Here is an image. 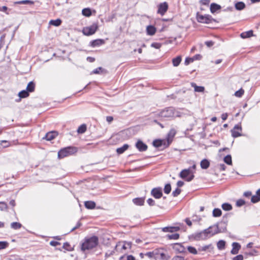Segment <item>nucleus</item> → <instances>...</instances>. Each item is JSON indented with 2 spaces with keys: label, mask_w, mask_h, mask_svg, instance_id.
Listing matches in <instances>:
<instances>
[{
  "label": "nucleus",
  "mask_w": 260,
  "mask_h": 260,
  "mask_svg": "<svg viewBox=\"0 0 260 260\" xmlns=\"http://www.w3.org/2000/svg\"><path fill=\"white\" fill-rule=\"evenodd\" d=\"M161 120H168L179 117V112L176 111L174 108L170 107L166 108L161 111L157 112L156 114Z\"/></svg>",
  "instance_id": "nucleus-1"
},
{
  "label": "nucleus",
  "mask_w": 260,
  "mask_h": 260,
  "mask_svg": "<svg viewBox=\"0 0 260 260\" xmlns=\"http://www.w3.org/2000/svg\"><path fill=\"white\" fill-rule=\"evenodd\" d=\"M99 244V238L93 236L90 237H86L81 244V249L83 251L88 250L95 247Z\"/></svg>",
  "instance_id": "nucleus-2"
},
{
  "label": "nucleus",
  "mask_w": 260,
  "mask_h": 260,
  "mask_svg": "<svg viewBox=\"0 0 260 260\" xmlns=\"http://www.w3.org/2000/svg\"><path fill=\"white\" fill-rule=\"evenodd\" d=\"M196 165H193L189 167L188 169L182 170L179 173V176L185 180L186 181L190 182L192 181L194 177V173H196Z\"/></svg>",
  "instance_id": "nucleus-3"
},
{
  "label": "nucleus",
  "mask_w": 260,
  "mask_h": 260,
  "mask_svg": "<svg viewBox=\"0 0 260 260\" xmlns=\"http://www.w3.org/2000/svg\"><path fill=\"white\" fill-rule=\"evenodd\" d=\"M204 230L207 238H209L215 234L225 232L226 230V225L225 223H223V225L220 228L219 226V224L216 223V224L210 226Z\"/></svg>",
  "instance_id": "nucleus-4"
},
{
  "label": "nucleus",
  "mask_w": 260,
  "mask_h": 260,
  "mask_svg": "<svg viewBox=\"0 0 260 260\" xmlns=\"http://www.w3.org/2000/svg\"><path fill=\"white\" fill-rule=\"evenodd\" d=\"M77 151V149L75 147L69 146L61 149L58 152V157L63 158L65 157L74 154Z\"/></svg>",
  "instance_id": "nucleus-5"
},
{
  "label": "nucleus",
  "mask_w": 260,
  "mask_h": 260,
  "mask_svg": "<svg viewBox=\"0 0 260 260\" xmlns=\"http://www.w3.org/2000/svg\"><path fill=\"white\" fill-rule=\"evenodd\" d=\"M98 28V24L94 23L90 26L84 27L82 32L85 36H90L94 34L97 30Z\"/></svg>",
  "instance_id": "nucleus-6"
},
{
  "label": "nucleus",
  "mask_w": 260,
  "mask_h": 260,
  "mask_svg": "<svg viewBox=\"0 0 260 260\" xmlns=\"http://www.w3.org/2000/svg\"><path fill=\"white\" fill-rule=\"evenodd\" d=\"M197 19L200 23L209 24L214 21V19L210 15H200L198 13L197 15Z\"/></svg>",
  "instance_id": "nucleus-7"
},
{
  "label": "nucleus",
  "mask_w": 260,
  "mask_h": 260,
  "mask_svg": "<svg viewBox=\"0 0 260 260\" xmlns=\"http://www.w3.org/2000/svg\"><path fill=\"white\" fill-rule=\"evenodd\" d=\"M213 246L212 244L200 246L198 248L199 254H204L210 252L213 250Z\"/></svg>",
  "instance_id": "nucleus-8"
},
{
  "label": "nucleus",
  "mask_w": 260,
  "mask_h": 260,
  "mask_svg": "<svg viewBox=\"0 0 260 260\" xmlns=\"http://www.w3.org/2000/svg\"><path fill=\"white\" fill-rule=\"evenodd\" d=\"M173 250L177 253H183L186 252V247L183 245L182 243H176L171 245Z\"/></svg>",
  "instance_id": "nucleus-9"
},
{
  "label": "nucleus",
  "mask_w": 260,
  "mask_h": 260,
  "mask_svg": "<svg viewBox=\"0 0 260 260\" xmlns=\"http://www.w3.org/2000/svg\"><path fill=\"white\" fill-rule=\"evenodd\" d=\"M242 128L241 123L235 125L234 128L231 131L232 137L237 138L242 136Z\"/></svg>",
  "instance_id": "nucleus-10"
},
{
  "label": "nucleus",
  "mask_w": 260,
  "mask_h": 260,
  "mask_svg": "<svg viewBox=\"0 0 260 260\" xmlns=\"http://www.w3.org/2000/svg\"><path fill=\"white\" fill-rule=\"evenodd\" d=\"M153 145L156 148L162 147V149H163L168 147L169 145V143L165 140H155L153 142Z\"/></svg>",
  "instance_id": "nucleus-11"
},
{
  "label": "nucleus",
  "mask_w": 260,
  "mask_h": 260,
  "mask_svg": "<svg viewBox=\"0 0 260 260\" xmlns=\"http://www.w3.org/2000/svg\"><path fill=\"white\" fill-rule=\"evenodd\" d=\"M151 195L155 199H160L162 196V189L160 187L154 188L151 191Z\"/></svg>",
  "instance_id": "nucleus-12"
},
{
  "label": "nucleus",
  "mask_w": 260,
  "mask_h": 260,
  "mask_svg": "<svg viewBox=\"0 0 260 260\" xmlns=\"http://www.w3.org/2000/svg\"><path fill=\"white\" fill-rule=\"evenodd\" d=\"M168 9V5L166 2L161 3L159 5L157 13L160 14L161 16L164 15Z\"/></svg>",
  "instance_id": "nucleus-13"
},
{
  "label": "nucleus",
  "mask_w": 260,
  "mask_h": 260,
  "mask_svg": "<svg viewBox=\"0 0 260 260\" xmlns=\"http://www.w3.org/2000/svg\"><path fill=\"white\" fill-rule=\"evenodd\" d=\"M194 238L196 240H204L208 239L205 230L195 233L194 235Z\"/></svg>",
  "instance_id": "nucleus-14"
},
{
  "label": "nucleus",
  "mask_w": 260,
  "mask_h": 260,
  "mask_svg": "<svg viewBox=\"0 0 260 260\" xmlns=\"http://www.w3.org/2000/svg\"><path fill=\"white\" fill-rule=\"evenodd\" d=\"M119 246H121V248L123 250L131 249L132 247V242L127 241L119 242L115 246V249H116Z\"/></svg>",
  "instance_id": "nucleus-15"
},
{
  "label": "nucleus",
  "mask_w": 260,
  "mask_h": 260,
  "mask_svg": "<svg viewBox=\"0 0 260 260\" xmlns=\"http://www.w3.org/2000/svg\"><path fill=\"white\" fill-rule=\"evenodd\" d=\"M136 147L139 151H145L147 149V146L141 140H139L136 143Z\"/></svg>",
  "instance_id": "nucleus-16"
},
{
  "label": "nucleus",
  "mask_w": 260,
  "mask_h": 260,
  "mask_svg": "<svg viewBox=\"0 0 260 260\" xmlns=\"http://www.w3.org/2000/svg\"><path fill=\"white\" fill-rule=\"evenodd\" d=\"M241 248V245L239 243L233 242L232 244V249L231 253L232 254H237L238 253L239 250Z\"/></svg>",
  "instance_id": "nucleus-17"
},
{
  "label": "nucleus",
  "mask_w": 260,
  "mask_h": 260,
  "mask_svg": "<svg viewBox=\"0 0 260 260\" xmlns=\"http://www.w3.org/2000/svg\"><path fill=\"white\" fill-rule=\"evenodd\" d=\"M180 230V227L178 226H166L162 228V231L164 232H170L174 233Z\"/></svg>",
  "instance_id": "nucleus-18"
},
{
  "label": "nucleus",
  "mask_w": 260,
  "mask_h": 260,
  "mask_svg": "<svg viewBox=\"0 0 260 260\" xmlns=\"http://www.w3.org/2000/svg\"><path fill=\"white\" fill-rule=\"evenodd\" d=\"M105 44V41L103 39H96L90 42V46L92 47L100 46Z\"/></svg>",
  "instance_id": "nucleus-19"
},
{
  "label": "nucleus",
  "mask_w": 260,
  "mask_h": 260,
  "mask_svg": "<svg viewBox=\"0 0 260 260\" xmlns=\"http://www.w3.org/2000/svg\"><path fill=\"white\" fill-rule=\"evenodd\" d=\"M57 135L56 132H50L47 133L43 139H46L47 141H51L54 139Z\"/></svg>",
  "instance_id": "nucleus-20"
},
{
  "label": "nucleus",
  "mask_w": 260,
  "mask_h": 260,
  "mask_svg": "<svg viewBox=\"0 0 260 260\" xmlns=\"http://www.w3.org/2000/svg\"><path fill=\"white\" fill-rule=\"evenodd\" d=\"M156 28L153 25H148L146 27V32L148 35L153 36L156 32Z\"/></svg>",
  "instance_id": "nucleus-21"
},
{
  "label": "nucleus",
  "mask_w": 260,
  "mask_h": 260,
  "mask_svg": "<svg viewBox=\"0 0 260 260\" xmlns=\"http://www.w3.org/2000/svg\"><path fill=\"white\" fill-rule=\"evenodd\" d=\"M190 85L191 87L194 88V90L195 92H203L205 90V88L204 86H198L195 83L191 82Z\"/></svg>",
  "instance_id": "nucleus-22"
},
{
  "label": "nucleus",
  "mask_w": 260,
  "mask_h": 260,
  "mask_svg": "<svg viewBox=\"0 0 260 260\" xmlns=\"http://www.w3.org/2000/svg\"><path fill=\"white\" fill-rule=\"evenodd\" d=\"M84 205L88 209H93L95 207V203L91 201H85Z\"/></svg>",
  "instance_id": "nucleus-23"
},
{
  "label": "nucleus",
  "mask_w": 260,
  "mask_h": 260,
  "mask_svg": "<svg viewBox=\"0 0 260 260\" xmlns=\"http://www.w3.org/2000/svg\"><path fill=\"white\" fill-rule=\"evenodd\" d=\"M221 9V6L215 3H212L210 5V11L212 13L216 12Z\"/></svg>",
  "instance_id": "nucleus-24"
},
{
  "label": "nucleus",
  "mask_w": 260,
  "mask_h": 260,
  "mask_svg": "<svg viewBox=\"0 0 260 260\" xmlns=\"http://www.w3.org/2000/svg\"><path fill=\"white\" fill-rule=\"evenodd\" d=\"M253 31L252 30L243 32L240 34V37L243 39L250 38L253 36Z\"/></svg>",
  "instance_id": "nucleus-25"
},
{
  "label": "nucleus",
  "mask_w": 260,
  "mask_h": 260,
  "mask_svg": "<svg viewBox=\"0 0 260 260\" xmlns=\"http://www.w3.org/2000/svg\"><path fill=\"white\" fill-rule=\"evenodd\" d=\"M186 252L188 251L189 253L192 254L194 255L199 254L198 252V249H196L195 247L191 246H188L186 247Z\"/></svg>",
  "instance_id": "nucleus-26"
},
{
  "label": "nucleus",
  "mask_w": 260,
  "mask_h": 260,
  "mask_svg": "<svg viewBox=\"0 0 260 260\" xmlns=\"http://www.w3.org/2000/svg\"><path fill=\"white\" fill-rule=\"evenodd\" d=\"M200 165L202 169H207L210 166V162L207 159H204L201 161Z\"/></svg>",
  "instance_id": "nucleus-27"
},
{
  "label": "nucleus",
  "mask_w": 260,
  "mask_h": 260,
  "mask_svg": "<svg viewBox=\"0 0 260 260\" xmlns=\"http://www.w3.org/2000/svg\"><path fill=\"white\" fill-rule=\"evenodd\" d=\"M133 202L136 205L142 206L144 203V200L142 198H137L134 199Z\"/></svg>",
  "instance_id": "nucleus-28"
},
{
  "label": "nucleus",
  "mask_w": 260,
  "mask_h": 260,
  "mask_svg": "<svg viewBox=\"0 0 260 260\" xmlns=\"http://www.w3.org/2000/svg\"><path fill=\"white\" fill-rule=\"evenodd\" d=\"M34 2L30 0H22L14 2L15 5H33Z\"/></svg>",
  "instance_id": "nucleus-29"
},
{
  "label": "nucleus",
  "mask_w": 260,
  "mask_h": 260,
  "mask_svg": "<svg viewBox=\"0 0 260 260\" xmlns=\"http://www.w3.org/2000/svg\"><path fill=\"white\" fill-rule=\"evenodd\" d=\"M128 144H124L122 147L118 148L116 149V152L119 154H122L128 149Z\"/></svg>",
  "instance_id": "nucleus-30"
},
{
  "label": "nucleus",
  "mask_w": 260,
  "mask_h": 260,
  "mask_svg": "<svg viewBox=\"0 0 260 260\" xmlns=\"http://www.w3.org/2000/svg\"><path fill=\"white\" fill-rule=\"evenodd\" d=\"M35 88V84L34 82H29L26 87V90L28 92H32L34 91Z\"/></svg>",
  "instance_id": "nucleus-31"
},
{
  "label": "nucleus",
  "mask_w": 260,
  "mask_h": 260,
  "mask_svg": "<svg viewBox=\"0 0 260 260\" xmlns=\"http://www.w3.org/2000/svg\"><path fill=\"white\" fill-rule=\"evenodd\" d=\"M181 61V57L178 56L172 59V63L174 67H177L179 65Z\"/></svg>",
  "instance_id": "nucleus-32"
},
{
  "label": "nucleus",
  "mask_w": 260,
  "mask_h": 260,
  "mask_svg": "<svg viewBox=\"0 0 260 260\" xmlns=\"http://www.w3.org/2000/svg\"><path fill=\"white\" fill-rule=\"evenodd\" d=\"M222 211L219 208H215L213 210L212 215L214 217H218L221 215Z\"/></svg>",
  "instance_id": "nucleus-33"
},
{
  "label": "nucleus",
  "mask_w": 260,
  "mask_h": 260,
  "mask_svg": "<svg viewBox=\"0 0 260 260\" xmlns=\"http://www.w3.org/2000/svg\"><path fill=\"white\" fill-rule=\"evenodd\" d=\"M222 209L224 211H230L232 209V206L231 204L225 203L221 205Z\"/></svg>",
  "instance_id": "nucleus-34"
},
{
  "label": "nucleus",
  "mask_w": 260,
  "mask_h": 260,
  "mask_svg": "<svg viewBox=\"0 0 260 260\" xmlns=\"http://www.w3.org/2000/svg\"><path fill=\"white\" fill-rule=\"evenodd\" d=\"M22 226V224L17 222H13L11 223V228L14 230H18Z\"/></svg>",
  "instance_id": "nucleus-35"
},
{
  "label": "nucleus",
  "mask_w": 260,
  "mask_h": 260,
  "mask_svg": "<svg viewBox=\"0 0 260 260\" xmlns=\"http://www.w3.org/2000/svg\"><path fill=\"white\" fill-rule=\"evenodd\" d=\"M83 15L86 17H89L91 15V11L89 8H84L82 11Z\"/></svg>",
  "instance_id": "nucleus-36"
},
{
  "label": "nucleus",
  "mask_w": 260,
  "mask_h": 260,
  "mask_svg": "<svg viewBox=\"0 0 260 260\" xmlns=\"http://www.w3.org/2000/svg\"><path fill=\"white\" fill-rule=\"evenodd\" d=\"M61 21L60 19H57L56 20H51L49 21V24L55 26H58L61 24Z\"/></svg>",
  "instance_id": "nucleus-37"
},
{
  "label": "nucleus",
  "mask_w": 260,
  "mask_h": 260,
  "mask_svg": "<svg viewBox=\"0 0 260 260\" xmlns=\"http://www.w3.org/2000/svg\"><path fill=\"white\" fill-rule=\"evenodd\" d=\"M166 238L169 240H177L179 238V234L177 233L167 235Z\"/></svg>",
  "instance_id": "nucleus-38"
},
{
  "label": "nucleus",
  "mask_w": 260,
  "mask_h": 260,
  "mask_svg": "<svg viewBox=\"0 0 260 260\" xmlns=\"http://www.w3.org/2000/svg\"><path fill=\"white\" fill-rule=\"evenodd\" d=\"M245 7V5L243 2H238L235 4V8L237 10H242Z\"/></svg>",
  "instance_id": "nucleus-39"
},
{
  "label": "nucleus",
  "mask_w": 260,
  "mask_h": 260,
  "mask_svg": "<svg viewBox=\"0 0 260 260\" xmlns=\"http://www.w3.org/2000/svg\"><path fill=\"white\" fill-rule=\"evenodd\" d=\"M225 242L223 240H219L217 243V246L218 249L222 250L225 247Z\"/></svg>",
  "instance_id": "nucleus-40"
},
{
  "label": "nucleus",
  "mask_w": 260,
  "mask_h": 260,
  "mask_svg": "<svg viewBox=\"0 0 260 260\" xmlns=\"http://www.w3.org/2000/svg\"><path fill=\"white\" fill-rule=\"evenodd\" d=\"M119 260H136V258L132 255H122L120 257Z\"/></svg>",
  "instance_id": "nucleus-41"
},
{
  "label": "nucleus",
  "mask_w": 260,
  "mask_h": 260,
  "mask_svg": "<svg viewBox=\"0 0 260 260\" xmlns=\"http://www.w3.org/2000/svg\"><path fill=\"white\" fill-rule=\"evenodd\" d=\"M86 131V126L85 124H83L81 125L77 129V132L79 134H83Z\"/></svg>",
  "instance_id": "nucleus-42"
},
{
  "label": "nucleus",
  "mask_w": 260,
  "mask_h": 260,
  "mask_svg": "<svg viewBox=\"0 0 260 260\" xmlns=\"http://www.w3.org/2000/svg\"><path fill=\"white\" fill-rule=\"evenodd\" d=\"M18 94L20 98H25L29 95L28 92L25 90L21 91Z\"/></svg>",
  "instance_id": "nucleus-43"
},
{
  "label": "nucleus",
  "mask_w": 260,
  "mask_h": 260,
  "mask_svg": "<svg viewBox=\"0 0 260 260\" xmlns=\"http://www.w3.org/2000/svg\"><path fill=\"white\" fill-rule=\"evenodd\" d=\"M224 161L228 165H231L232 164V157L231 155H227L224 158Z\"/></svg>",
  "instance_id": "nucleus-44"
},
{
  "label": "nucleus",
  "mask_w": 260,
  "mask_h": 260,
  "mask_svg": "<svg viewBox=\"0 0 260 260\" xmlns=\"http://www.w3.org/2000/svg\"><path fill=\"white\" fill-rule=\"evenodd\" d=\"M8 209V205L5 202H0V210L1 211H6Z\"/></svg>",
  "instance_id": "nucleus-45"
},
{
  "label": "nucleus",
  "mask_w": 260,
  "mask_h": 260,
  "mask_svg": "<svg viewBox=\"0 0 260 260\" xmlns=\"http://www.w3.org/2000/svg\"><path fill=\"white\" fill-rule=\"evenodd\" d=\"M171 191V186L170 183L167 184L165 186L164 192L166 194H169Z\"/></svg>",
  "instance_id": "nucleus-46"
},
{
  "label": "nucleus",
  "mask_w": 260,
  "mask_h": 260,
  "mask_svg": "<svg viewBox=\"0 0 260 260\" xmlns=\"http://www.w3.org/2000/svg\"><path fill=\"white\" fill-rule=\"evenodd\" d=\"M260 201V198L257 194L254 195L251 197V201L253 203H257Z\"/></svg>",
  "instance_id": "nucleus-47"
},
{
  "label": "nucleus",
  "mask_w": 260,
  "mask_h": 260,
  "mask_svg": "<svg viewBox=\"0 0 260 260\" xmlns=\"http://www.w3.org/2000/svg\"><path fill=\"white\" fill-rule=\"evenodd\" d=\"M9 245V244L6 241H1L0 242V250L4 249L7 248Z\"/></svg>",
  "instance_id": "nucleus-48"
},
{
  "label": "nucleus",
  "mask_w": 260,
  "mask_h": 260,
  "mask_svg": "<svg viewBox=\"0 0 260 260\" xmlns=\"http://www.w3.org/2000/svg\"><path fill=\"white\" fill-rule=\"evenodd\" d=\"M244 91L242 89H240L239 90L237 91L235 93V96L237 97H241L242 95L244 94Z\"/></svg>",
  "instance_id": "nucleus-49"
},
{
  "label": "nucleus",
  "mask_w": 260,
  "mask_h": 260,
  "mask_svg": "<svg viewBox=\"0 0 260 260\" xmlns=\"http://www.w3.org/2000/svg\"><path fill=\"white\" fill-rule=\"evenodd\" d=\"M181 189L177 188L175 190L172 192V196L174 197H177L181 193Z\"/></svg>",
  "instance_id": "nucleus-50"
},
{
  "label": "nucleus",
  "mask_w": 260,
  "mask_h": 260,
  "mask_svg": "<svg viewBox=\"0 0 260 260\" xmlns=\"http://www.w3.org/2000/svg\"><path fill=\"white\" fill-rule=\"evenodd\" d=\"M245 204V202L243 200H242V199L238 200L236 202V205L238 207H241V206L244 205Z\"/></svg>",
  "instance_id": "nucleus-51"
},
{
  "label": "nucleus",
  "mask_w": 260,
  "mask_h": 260,
  "mask_svg": "<svg viewBox=\"0 0 260 260\" xmlns=\"http://www.w3.org/2000/svg\"><path fill=\"white\" fill-rule=\"evenodd\" d=\"M161 44L159 43H157V42H154V43H152L151 44V46L153 48H154L155 49H159L161 47Z\"/></svg>",
  "instance_id": "nucleus-52"
},
{
  "label": "nucleus",
  "mask_w": 260,
  "mask_h": 260,
  "mask_svg": "<svg viewBox=\"0 0 260 260\" xmlns=\"http://www.w3.org/2000/svg\"><path fill=\"white\" fill-rule=\"evenodd\" d=\"M114 253H115L114 250L108 251L105 253V256L106 258H107L110 257V256L113 255Z\"/></svg>",
  "instance_id": "nucleus-53"
},
{
  "label": "nucleus",
  "mask_w": 260,
  "mask_h": 260,
  "mask_svg": "<svg viewBox=\"0 0 260 260\" xmlns=\"http://www.w3.org/2000/svg\"><path fill=\"white\" fill-rule=\"evenodd\" d=\"M155 252L150 251L146 253L145 255L147 256L148 257L152 258L155 257Z\"/></svg>",
  "instance_id": "nucleus-54"
},
{
  "label": "nucleus",
  "mask_w": 260,
  "mask_h": 260,
  "mask_svg": "<svg viewBox=\"0 0 260 260\" xmlns=\"http://www.w3.org/2000/svg\"><path fill=\"white\" fill-rule=\"evenodd\" d=\"M8 8L4 6L3 7H0V11L4 12L6 14L9 15V13L7 12Z\"/></svg>",
  "instance_id": "nucleus-55"
},
{
  "label": "nucleus",
  "mask_w": 260,
  "mask_h": 260,
  "mask_svg": "<svg viewBox=\"0 0 260 260\" xmlns=\"http://www.w3.org/2000/svg\"><path fill=\"white\" fill-rule=\"evenodd\" d=\"M194 59L192 58H186L184 61V64L187 66L189 63L192 62L193 61Z\"/></svg>",
  "instance_id": "nucleus-56"
},
{
  "label": "nucleus",
  "mask_w": 260,
  "mask_h": 260,
  "mask_svg": "<svg viewBox=\"0 0 260 260\" xmlns=\"http://www.w3.org/2000/svg\"><path fill=\"white\" fill-rule=\"evenodd\" d=\"M147 202L150 206H154L155 205V201L151 198L148 199Z\"/></svg>",
  "instance_id": "nucleus-57"
},
{
  "label": "nucleus",
  "mask_w": 260,
  "mask_h": 260,
  "mask_svg": "<svg viewBox=\"0 0 260 260\" xmlns=\"http://www.w3.org/2000/svg\"><path fill=\"white\" fill-rule=\"evenodd\" d=\"M233 260H243V256L242 254L238 255L234 257Z\"/></svg>",
  "instance_id": "nucleus-58"
},
{
  "label": "nucleus",
  "mask_w": 260,
  "mask_h": 260,
  "mask_svg": "<svg viewBox=\"0 0 260 260\" xmlns=\"http://www.w3.org/2000/svg\"><path fill=\"white\" fill-rule=\"evenodd\" d=\"M102 67H99L96 69H95L94 70H93L92 72V74H99L100 73V71H101L102 70Z\"/></svg>",
  "instance_id": "nucleus-59"
},
{
  "label": "nucleus",
  "mask_w": 260,
  "mask_h": 260,
  "mask_svg": "<svg viewBox=\"0 0 260 260\" xmlns=\"http://www.w3.org/2000/svg\"><path fill=\"white\" fill-rule=\"evenodd\" d=\"M50 244L52 246H56L57 245H60V243L57 241H51L50 242Z\"/></svg>",
  "instance_id": "nucleus-60"
},
{
  "label": "nucleus",
  "mask_w": 260,
  "mask_h": 260,
  "mask_svg": "<svg viewBox=\"0 0 260 260\" xmlns=\"http://www.w3.org/2000/svg\"><path fill=\"white\" fill-rule=\"evenodd\" d=\"M81 225V223L80 222V221H78L77 224H76V225L71 230V232H73L74 231H75L76 229H78V228H79L80 226Z\"/></svg>",
  "instance_id": "nucleus-61"
},
{
  "label": "nucleus",
  "mask_w": 260,
  "mask_h": 260,
  "mask_svg": "<svg viewBox=\"0 0 260 260\" xmlns=\"http://www.w3.org/2000/svg\"><path fill=\"white\" fill-rule=\"evenodd\" d=\"M162 249H156L152 251V252H155V256L156 255H160V252H161Z\"/></svg>",
  "instance_id": "nucleus-62"
},
{
  "label": "nucleus",
  "mask_w": 260,
  "mask_h": 260,
  "mask_svg": "<svg viewBox=\"0 0 260 260\" xmlns=\"http://www.w3.org/2000/svg\"><path fill=\"white\" fill-rule=\"evenodd\" d=\"M172 260H185L184 258L180 256H174Z\"/></svg>",
  "instance_id": "nucleus-63"
},
{
  "label": "nucleus",
  "mask_w": 260,
  "mask_h": 260,
  "mask_svg": "<svg viewBox=\"0 0 260 260\" xmlns=\"http://www.w3.org/2000/svg\"><path fill=\"white\" fill-rule=\"evenodd\" d=\"M205 44L209 47H211L213 45L214 43L212 41H209L205 42Z\"/></svg>",
  "instance_id": "nucleus-64"
}]
</instances>
